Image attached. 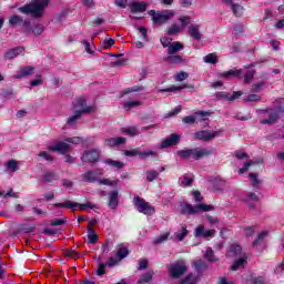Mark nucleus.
I'll return each mask as SVG.
<instances>
[{"label": "nucleus", "mask_w": 284, "mask_h": 284, "mask_svg": "<svg viewBox=\"0 0 284 284\" xmlns=\"http://www.w3.org/2000/svg\"><path fill=\"white\" fill-rule=\"evenodd\" d=\"M101 176H103V170L94 169L84 172L81 179L84 183H99V185H109L110 187L119 185V180L101 179Z\"/></svg>", "instance_id": "nucleus-1"}, {"label": "nucleus", "mask_w": 284, "mask_h": 284, "mask_svg": "<svg viewBox=\"0 0 284 284\" xmlns=\"http://www.w3.org/2000/svg\"><path fill=\"white\" fill-rule=\"evenodd\" d=\"M50 0H36L30 4L20 7L18 10L22 14H32L36 19L43 17L45 8H48Z\"/></svg>", "instance_id": "nucleus-2"}, {"label": "nucleus", "mask_w": 284, "mask_h": 284, "mask_svg": "<svg viewBox=\"0 0 284 284\" xmlns=\"http://www.w3.org/2000/svg\"><path fill=\"white\" fill-rule=\"evenodd\" d=\"M212 155V149L205 148H195V149H186L178 151V156L187 161L193 159V161H200V159H205V156Z\"/></svg>", "instance_id": "nucleus-3"}, {"label": "nucleus", "mask_w": 284, "mask_h": 284, "mask_svg": "<svg viewBox=\"0 0 284 284\" xmlns=\"http://www.w3.org/2000/svg\"><path fill=\"white\" fill-rule=\"evenodd\" d=\"M212 210H214L213 205L196 204L195 206H192V204L185 203L182 205L181 213L192 216L201 214V212H212Z\"/></svg>", "instance_id": "nucleus-4"}, {"label": "nucleus", "mask_w": 284, "mask_h": 284, "mask_svg": "<svg viewBox=\"0 0 284 284\" xmlns=\"http://www.w3.org/2000/svg\"><path fill=\"white\" fill-rule=\"evenodd\" d=\"M148 14L152 17L153 23L155 26H163V23H168L172 17H174V12L170 10H163V11H155V10H150L148 11Z\"/></svg>", "instance_id": "nucleus-5"}, {"label": "nucleus", "mask_w": 284, "mask_h": 284, "mask_svg": "<svg viewBox=\"0 0 284 284\" xmlns=\"http://www.w3.org/2000/svg\"><path fill=\"white\" fill-rule=\"evenodd\" d=\"M94 112H97V105H91L82 110H77L74 111V114L67 120V125L69 128H77V122L79 121V119H81V116H83V114H92Z\"/></svg>", "instance_id": "nucleus-6"}, {"label": "nucleus", "mask_w": 284, "mask_h": 284, "mask_svg": "<svg viewBox=\"0 0 284 284\" xmlns=\"http://www.w3.org/2000/svg\"><path fill=\"white\" fill-rule=\"evenodd\" d=\"M171 278H181L187 272V265L183 261H176L168 266Z\"/></svg>", "instance_id": "nucleus-7"}, {"label": "nucleus", "mask_w": 284, "mask_h": 284, "mask_svg": "<svg viewBox=\"0 0 284 284\" xmlns=\"http://www.w3.org/2000/svg\"><path fill=\"white\" fill-rule=\"evenodd\" d=\"M53 206L68 207L69 210H72V212H74L75 210H80L81 212H83L84 210H88V207L90 210H94V205L90 202H88L85 204H80L78 202L65 201L64 203H55V204H53Z\"/></svg>", "instance_id": "nucleus-8"}, {"label": "nucleus", "mask_w": 284, "mask_h": 284, "mask_svg": "<svg viewBox=\"0 0 284 284\" xmlns=\"http://www.w3.org/2000/svg\"><path fill=\"white\" fill-rule=\"evenodd\" d=\"M134 206L136 207L138 212L141 214L151 215L154 214L155 210L154 206L150 205V203L145 202L143 197L135 196L133 199Z\"/></svg>", "instance_id": "nucleus-9"}, {"label": "nucleus", "mask_w": 284, "mask_h": 284, "mask_svg": "<svg viewBox=\"0 0 284 284\" xmlns=\"http://www.w3.org/2000/svg\"><path fill=\"white\" fill-rule=\"evenodd\" d=\"M260 114H268V119L261 120L262 125H274L276 121H278V112L266 109V110H260L257 111Z\"/></svg>", "instance_id": "nucleus-10"}, {"label": "nucleus", "mask_w": 284, "mask_h": 284, "mask_svg": "<svg viewBox=\"0 0 284 284\" xmlns=\"http://www.w3.org/2000/svg\"><path fill=\"white\" fill-rule=\"evenodd\" d=\"M223 134V131H199L195 133V139H199V141L209 142L212 141V139H216V136H221Z\"/></svg>", "instance_id": "nucleus-11"}, {"label": "nucleus", "mask_w": 284, "mask_h": 284, "mask_svg": "<svg viewBox=\"0 0 284 284\" xmlns=\"http://www.w3.org/2000/svg\"><path fill=\"white\" fill-rule=\"evenodd\" d=\"M205 116H210V113L205 112V111H199V112H195L194 115L184 116L182 119V121H183V123L192 125V124L196 123V121H203V119H205Z\"/></svg>", "instance_id": "nucleus-12"}, {"label": "nucleus", "mask_w": 284, "mask_h": 284, "mask_svg": "<svg viewBox=\"0 0 284 284\" xmlns=\"http://www.w3.org/2000/svg\"><path fill=\"white\" fill-rule=\"evenodd\" d=\"M49 151L68 154V152H72V145L68 144V142H57L54 145L49 146Z\"/></svg>", "instance_id": "nucleus-13"}, {"label": "nucleus", "mask_w": 284, "mask_h": 284, "mask_svg": "<svg viewBox=\"0 0 284 284\" xmlns=\"http://www.w3.org/2000/svg\"><path fill=\"white\" fill-rule=\"evenodd\" d=\"M179 143H181V135L173 133L162 141L161 148H172L174 145H179Z\"/></svg>", "instance_id": "nucleus-14"}, {"label": "nucleus", "mask_w": 284, "mask_h": 284, "mask_svg": "<svg viewBox=\"0 0 284 284\" xmlns=\"http://www.w3.org/2000/svg\"><path fill=\"white\" fill-rule=\"evenodd\" d=\"M37 72V69L32 65L20 67L19 72L14 75V79H26V77H32Z\"/></svg>", "instance_id": "nucleus-15"}, {"label": "nucleus", "mask_w": 284, "mask_h": 284, "mask_svg": "<svg viewBox=\"0 0 284 284\" xmlns=\"http://www.w3.org/2000/svg\"><path fill=\"white\" fill-rule=\"evenodd\" d=\"M23 52H26V48L23 47H16L13 49H9L4 53V59L6 61H12V59H17V57H19V54H23Z\"/></svg>", "instance_id": "nucleus-16"}, {"label": "nucleus", "mask_w": 284, "mask_h": 284, "mask_svg": "<svg viewBox=\"0 0 284 284\" xmlns=\"http://www.w3.org/2000/svg\"><path fill=\"white\" fill-rule=\"evenodd\" d=\"M146 10H148V2L145 1L130 3V12L132 14H136L139 12H145Z\"/></svg>", "instance_id": "nucleus-17"}, {"label": "nucleus", "mask_w": 284, "mask_h": 284, "mask_svg": "<svg viewBox=\"0 0 284 284\" xmlns=\"http://www.w3.org/2000/svg\"><path fill=\"white\" fill-rule=\"evenodd\" d=\"M126 139L123 136L119 138H108L104 140V145L106 148H119V145H124Z\"/></svg>", "instance_id": "nucleus-18"}, {"label": "nucleus", "mask_w": 284, "mask_h": 284, "mask_svg": "<svg viewBox=\"0 0 284 284\" xmlns=\"http://www.w3.org/2000/svg\"><path fill=\"white\" fill-rule=\"evenodd\" d=\"M81 160L84 161V163H97V161H99V152H97V150L85 152Z\"/></svg>", "instance_id": "nucleus-19"}, {"label": "nucleus", "mask_w": 284, "mask_h": 284, "mask_svg": "<svg viewBox=\"0 0 284 284\" xmlns=\"http://www.w3.org/2000/svg\"><path fill=\"white\" fill-rule=\"evenodd\" d=\"M189 34L192 39H195V41L203 39V33H201V27L199 24H191L189 27Z\"/></svg>", "instance_id": "nucleus-20"}, {"label": "nucleus", "mask_w": 284, "mask_h": 284, "mask_svg": "<svg viewBox=\"0 0 284 284\" xmlns=\"http://www.w3.org/2000/svg\"><path fill=\"white\" fill-rule=\"evenodd\" d=\"M224 79H243V70L232 69L226 72L221 73Z\"/></svg>", "instance_id": "nucleus-21"}, {"label": "nucleus", "mask_w": 284, "mask_h": 284, "mask_svg": "<svg viewBox=\"0 0 284 284\" xmlns=\"http://www.w3.org/2000/svg\"><path fill=\"white\" fill-rule=\"evenodd\" d=\"M119 206V191H113L109 194V207L116 210Z\"/></svg>", "instance_id": "nucleus-22"}, {"label": "nucleus", "mask_w": 284, "mask_h": 284, "mask_svg": "<svg viewBox=\"0 0 284 284\" xmlns=\"http://www.w3.org/2000/svg\"><path fill=\"white\" fill-rule=\"evenodd\" d=\"M184 45L181 42H173L171 45L168 48V54L173 55V54H179L181 50H183Z\"/></svg>", "instance_id": "nucleus-23"}, {"label": "nucleus", "mask_w": 284, "mask_h": 284, "mask_svg": "<svg viewBox=\"0 0 284 284\" xmlns=\"http://www.w3.org/2000/svg\"><path fill=\"white\" fill-rule=\"evenodd\" d=\"M224 2L226 3V6H231V10L233 14H235V17H241V14H243V7H241L240 4H234L232 0H224Z\"/></svg>", "instance_id": "nucleus-24"}, {"label": "nucleus", "mask_w": 284, "mask_h": 284, "mask_svg": "<svg viewBox=\"0 0 284 284\" xmlns=\"http://www.w3.org/2000/svg\"><path fill=\"white\" fill-rule=\"evenodd\" d=\"M143 90H145V87H143V85H134V87L124 89L120 93V95L121 97H125V94H132V92H143Z\"/></svg>", "instance_id": "nucleus-25"}, {"label": "nucleus", "mask_w": 284, "mask_h": 284, "mask_svg": "<svg viewBox=\"0 0 284 284\" xmlns=\"http://www.w3.org/2000/svg\"><path fill=\"white\" fill-rule=\"evenodd\" d=\"M128 254H130V251H128V247L123 246V244H120L118 246V252L115 255L116 258H119V261H123V258H125Z\"/></svg>", "instance_id": "nucleus-26"}, {"label": "nucleus", "mask_w": 284, "mask_h": 284, "mask_svg": "<svg viewBox=\"0 0 284 284\" xmlns=\"http://www.w3.org/2000/svg\"><path fill=\"white\" fill-rule=\"evenodd\" d=\"M104 163L106 165H110L111 168H115L116 170H123L125 164L121 161L112 160V159H106L104 160Z\"/></svg>", "instance_id": "nucleus-27"}, {"label": "nucleus", "mask_w": 284, "mask_h": 284, "mask_svg": "<svg viewBox=\"0 0 284 284\" xmlns=\"http://www.w3.org/2000/svg\"><path fill=\"white\" fill-rule=\"evenodd\" d=\"M87 230L89 243H91V245H94V243L99 241V235H97V232L91 226H87Z\"/></svg>", "instance_id": "nucleus-28"}, {"label": "nucleus", "mask_w": 284, "mask_h": 284, "mask_svg": "<svg viewBox=\"0 0 284 284\" xmlns=\"http://www.w3.org/2000/svg\"><path fill=\"white\" fill-rule=\"evenodd\" d=\"M57 179H59V175H57L55 172H47L42 175V181H44V183H52L57 181Z\"/></svg>", "instance_id": "nucleus-29"}, {"label": "nucleus", "mask_w": 284, "mask_h": 284, "mask_svg": "<svg viewBox=\"0 0 284 284\" xmlns=\"http://www.w3.org/2000/svg\"><path fill=\"white\" fill-rule=\"evenodd\" d=\"M124 110L126 112H130V110H132V108H139V105H143V102L141 101H126L122 103Z\"/></svg>", "instance_id": "nucleus-30"}, {"label": "nucleus", "mask_w": 284, "mask_h": 284, "mask_svg": "<svg viewBox=\"0 0 284 284\" xmlns=\"http://www.w3.org/2000/svg\"><path fill=\"white\" fill-rule=\"evenodd\" d=\"M204 63H211L212 65H216L219 63V57L216 53H209L203 58Z\"/></svg>", "instance_id": "nucleus-31"}, {"label": "nucleus", "mask_w": 284, "mask_h": 284, "mask_svg": "<svg viewBox=\"0 0 284 284\" xmlns=\"http://www.w3.org/2000/svg\"><path fill=\"white\" fill-rule=\"evenodd\" d=\"M164 61H166L168 63H173L174 65L179 64V63H183V58H181V55H169L164 59Z\"/></svg>", "instance_id": "nucleus-32"}, {"label": "nucleus", "mask_w": 284, "mask_h": 284, "mask_svg": "<svg viewBox=\"0 0 284 284\" xmlns=\"http://www.w3.org/2000/svg\"><path fill=\"white\" fill-rule=\"evenodd\" d=\"M122 132H124V134H128L129 136H139V134H141V132H139V129H136V126L124 128L122 129Z\"/></svg>", "instance_id": "nucleus-33"}, {"label": "nucleus", "mask_w": 284, "mask_h": 284, "mask_svg": "<svg viewBox=\"0 0 284 284\" xmlns=\"http://www.w3.org/2000/svg\"><path fill=\"white\" fill-rule=\"evenodd\" d=\"M6 168L9 172H17V170H19V162H17V160H9L6 163Z\"/></svg>", "instance_id": "nucleus-34"}, {"label": "nucleus", "mask_w": 284, "mask_h": 284, "mask_svg": "<svg viewBox=\"0 0 284 284\" xmlns=\"http://www.w3.org/2000/svg\"><path fill=\"white\" fill-rule=\"evenodd\" d=\"M246 263H247V260L245 257H242L235 261V263L231 266V270H233V272H236V270H241V267H245Z\"/></svg>", "instance_id": "nucleus-35"}, {"label": "nucleus", "mask_w": 284, "mask_h": 284, "mask_svg": "<svg viewBox=\"0 0 284 284\" xmlns=\"http://www.w3.org/2000/svg\"><path fill=\"white\" fill-rule=\"evenodd\" d=\"M20 23H23V18L21 16H12L9 19V24L12 28H16V26H20Z\"/></svg>", "instance_id": "nucleus-36"}, {"label": "nucleus", "mask_w": 284, "mask_h": 284, "mask_svg": "<svg viewBox=\"0 0 284 284\" xmlns=\"http://www.w3.org/2000/svg\"><path fill=\"white\" fill-rule=\"evenodd\" d=\"M183 28H181L179 24L174 23L168 29V34L172 37L173 34H179Z\"/></svg>", "instance_id": "nucleus-37"}, {"label": "nucleus", "mask_w": 284, "mask_h": 284, "mask_svg": "<svg viewBox=\"0 0 284 284\" xmlns=\"http://www.w3.org/2000/svg\"><path fill=\"white\" fill-rule=\"evenodd\" d=\"M187 234H190V231L185 226H182L181 232L175 233V239L176 241H183Z\"/></svg>", "instance_id": "nucleus-38"}, {"label": "nucleus", "mask_w": 284, "mask_h": 284, "mask_svg": "<svg viewBox=\"0 0 284 284\" xmlns=\"http://www.w3.org/2000/svg\"><path fill=\"white\" fill-rule=\"evenodd\" d=\"M265 236H267V231H262L257 239L253 242V247H257V245H261L263 241H265Z\"/></svg>", "instance_id": "nucleus-39"}, {"label": "nucleus", "mask_w": 284, "mask_h": 284, "mask_svg": "<svg viewBox=\"0 0 284 284\" xmlns=\"http://www.w3.org/2000/svg\"><path fill=\"white\" fill-rule=\"evenodd\" d=\"M204 258L210 263H216V256L214 255V251L212 248H207L204 255Z\"/></svg>", "instance_id": "nucleus-40"}, {"label": "nucleus", "mask_w": 284, "mask_h": 284, "mask_svg": "<svg viewBox=\"0 0 284 284\" xmlns=\"http://www.w3.org/2000/svg\"><path fill=\"white\" fill-rule=\"evenodd\" d=\"M185 88H190V85L183 84L179 87H171V88L161 90V92H181V90H185Z\"/></svg>", "instance_id": "nucleus-41"}, {"label": "nucleus", "mask_w": 284, "mask_h": 284, "mask_svg": "<svg viewBox=\"0 0 284 284\" xmlns=\"http://www.w3.org/2000/svg\"><path fill=\"white\" fill-rule=\"evenodd\" d=\"M179 284H196V276H194V274L190 273Z\"/></svg>", "instance_id": "nucleus-42"}, {"label": "nucleus", "mask_w": 284, "mask_h": 284, "mask_svg": "<svg viewBox=\"0 0 284 284\" xmlns=\"http://www.w3.org/2000/svg\"><path fill=\"white\" fill-rule=\"evenodd\" d=\"M64 141L67 143H72V145H81V143H83V138L81 136L67 138Z\"/></svg>", "instance_id": "nucleus-43"}, {"label": "nucleus", "mask_w": 284, "mask_h": 284, "mask_svg": "<svg viewBox=\"0 0 284 284\" xmlns=\"http://www.w3.org/2000/svg\"><path fill=\"white\" fill-rule=\"evenodd\" d=\"M43 30H45L43 24H36L33 29H31V32L34 37H40V34H43Z\"/></svg>", "instance_id": "nucleus-44"}, {"label": "nucleus", "mask_w": 284, "mask_h": 284, "mask_svg": "<svg viewBox=\"0 0 284 284\" xmlns=\"http://www.w3.org/2000/svg\"><path fill=\"white\" fill-rule=\"evenodd\" d=\"M245 103H256L258 101H261V95L258 94H248L245 99H244Z\"/></svg>", "instance_id": "nucleus-45"}, {"label": "nucleus", "mask_w": 284, "mask_h": 284, "mask_svg": "<svg viewBox=\"0 0 284 284\" xmlns=\"http://www.w3.org/2000/svg\"><path fill=\"white\" fill-rule=\"evenodd\" d=\"M274 108L278 112H284V98H280L274 101Z\"/></svg>", "instance_id": "nucleus-46"}, {"label": "nucleus", "mask_w": 284, "mask_h": 284, "mask_svg": "<svg viewBox=\"0 0 284 284\" xmlns=\"http://www.w3.org/2000/svg\"><path fill=\"white\" fill-rule=\"evenodd\" d=\"M22 30L26 32V34H30L32 32V26L30 23V20H22Z\"/></svg>", "instance_id": "nucleus-47"}, {"label": "nucleus", "mask_w": 284, "mask_h": 284, "mask_svg": "<svg viewBox=\"0 0 284 284\" xmlns=\"http://www.w3.org/2000/svg\"><path fill=\"white\" fill-rule=\"evenodd\" d=\"M156 179H159L158 171H146V181L152 182V181H156Z\"/></svg>", "instance_id": "nucleus-48"}, {"label": "nucleus", "mask_w": 284, "mask_h": 284, "mask_svg": "<svg viewBox=\"0 0 284 284\" xmlns=\"http://www.w3.org/2000/svg\"><path fill=\"white\" fill-rule=\"evenodd\" d=\"M248 284H265V277L263 276H258V277H254L251 276V278L247 281Z\"/></svg>", "instance_id": "nucleus-49"}, {"label": "nucleus", "mask_w": 284, "mask_h": 284, "mask_svg": "<svg viewBox=\"0 0 284 284\" xmlns=\"http://www.w3.org/2000/svg\"><path fill=\"white\" fill-rule=\"evenodd\" d=\"M215 99H217L219 101H223V99H226L227 101H230V93H227L225 91L216 92Z\"/></svg>", "instance_id": "nucleus-50"}, {"label": "nucleus", "mask_w": 284, "mask_h": 284, "mask_svg": "<svg viewBox=\"0 0 284 284\" xmlns=\"http://www.w3.org/2000/svg\"><path fill=\"white\" fill-rule=\"evenodd\" d=\"M234 156L235 159H237L239 161H243V159H250V155H247V153L241 151V150H237L234 152Z\"/></svg>", "instance_id": "nucleus-51"}, {"label": "nucleus", "mask_w": 284, "mask_h": 284, "mask_svg": "<svg viewBox=\"0 0 284 284\" xmlns=\"http://www.w3.org/2000/svg\"><path fill=\"white\" fill-rule=\"evenodd\" d=\"M148 156H156V152L149 150V151H142L139 153L140 159H148Z\"/></svg>", "instance_id": "nucleus-52"}, {"label": "nucleus", "mask_w": 284, "mask_h": 284, "mask_svg": "<svg viewBox=\"0 0 284 284\" xmlns=\"http://www.w3.org/2000/svg\"><path fill=\"white\" fill-rule=\"evenodd\" d=\"M150 281H152L151 273H145L144 275L141 276V278L138 281V283L145 284V283H150Z\"/></svg>", "instance_id": "nucleus-53"}, {"label": "nucleus", "mask_w": 284, "mask_h": 284, "mask_svg": "<svg viewBox=\"0 0 284 284\" xmlns=\"http://www.w3.org/2000/svg\"><path fill=\"white\" fill-rule=\"evenodd\" d=\"M254 74H256V71H247L244 75V83H252V79H254Z\"/></svg>", "instance_id": "nucleus-54"}, {"label": "nucleus", "mask_w": 284, "mask_h": 284, "mask_svg": "<svg viewBox=\"0 0 284 284\" xmlns=\"http://www.w3.org/2000/svg\"><path fill=\"white\" fill-rule=\"evenodd\" d=\"M87 104H88V102L85 101V98H79L77 100V104L74 105V108H80L81 110H85Z\"/></svg>", "instance_id": "nucleus-55"}, {"label": "nucleus", "mask_w": 284, "mask_h": 284, "mask_svg": "<svg viewBox=\"0 0 284 284\" xmlns=\"http://www.w3.org/2000/svg\"><path fill=\"white\" fill-rule=\"evenodd\" d=\"M65 217L64 219H53V220H51V225L53 226V227H57V226H59V225H65Z\"/></svg>", "instance_id": "nucleus-56"}, {"label": "nucleus", "mask_w": 284, "mask_h": 284, "mask_svg": "<svg viewBox=\"0 0 284 284\" xmlns=\"http://www.w3.org/2000/svg\"><path fill=\"white\" fill-rule=\"evenodd\" d=\"M263 85H265V82H257L252 85L251 92H260L263 89Z\"/></svg>", "instance_id": "nucleus-57"}, {"label": "nucleus", "mask_w": 284, "mask_h": 284, "mask_svg": "<svg viewBox=\"0 0 284 284\" xmlns=\"http://www.w3.org/2000/svg\"><path fill=\"white\" fill-rule=\"evenodd\" d=\"M37 85H43V80L40 74L36 75V80L31 81V88H37Z\"/></svg>", "instance_id": "nucleus-58"}, {"label": "nucleus", "mask_w": 284, "mask_h": 284, "mask_svg": "<svg viewBox=\"0 0 284 284\" xmlns=\"http://www.w3.org/2000/svg\"><path fill=\"white\" fill-rule=\"evenodd\" d=\"M1 97L3 99H10V97H14V90H12V89L3 90L1 93Z\"/></svg>", "instance_id": "nucleus-59"}, {"label": "nucleus", "mask_w": 284, "mask_h": 284, "mask_svg": "<svg viewBox=\"0 0 284 284\" xmlns=\"http://www.w3.org/2000/svg\"><path fill=\"white\" fill-rule=\"evenodd\" d=\"M38 156H41L42 159H44L45 161H49L50 163H52L54 161V159L52 158V155H50L48 152L42 151L38 154Z\"/></svg>", "instance_id": "nucleus-60"}, {"label": "nucleus", "mask_w": 284, "mask_h": 284, "mask_svg": "<svg viewBox=\"0 0 284 284\" xmlns=\"http://www.w3.org/2000/svg\"><path fill=\"white\" fill-rule=\"evenodd\" d=\"M204 235H205V226L201 224L195 229V236L199 237Z\"/></svg>", "instance_id": "nucleus-61"}, {"label": "nucleus", "mask_w": 284, "mask_h": 284, "mask_svg": "<svg viewBox=\"0 0 284 284\" xmlns=\"http://www.w3.org/2000/svg\"><path fill=\"white\" fill-rule=\"evenodd\" d=\"M189 77L190 74H187V72L182 71L175 75V81H185Z\"/></svg>", "instance_id": "nucleus-62"}, {"label": "nucleus", "mask_w": 284, "mask_h": 284, "mask_svg": "<svg viewBox=\"0 0 284 284\" xmlns=\"http://www.w3.org/2000/svg\"><path fill=\"white\" fill-rule=\"evenodd\" d=\"M114 4L118 8L125 9V8H128V0H114Z\"/></svg>", "instance_id": "nucleus-63"}, {"label": "nucleus", "mask_w": 284, "mask_h": 284, "mask_svg": "<svg viewBox=\"0 0 284 284\" xmlns=\"http://www.w3.org/2000/svg\"><path fill=\"white\" fill-rule=\"evenodd\" d=\"M105 265L103 263H100L97 270V274L98 276H103V274H105Z\"/></svg>", "instance_id": "nucleus-64"}]
</instances>
